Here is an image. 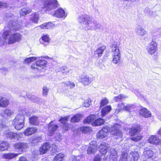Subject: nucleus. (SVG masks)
Returning <instances> with one entry per match:
<instances>
[{
	"mask_svg": "<svg viewBox=\"0 0 161 161\" xmlns=\"http://www.w3.org/2000/svg\"><path fill=\"white\" fill-rule=\"evenodd\" d=\"M19 121H17L16 122H13L12 121V124L14 125L15 129L17 130H21L24 127V122H22L20 124H19Z\"/></svg>",
	"mask_w": 161,
	"mask_h": 161,
	"instance_id": "30",
	"label": "nucleus"
},
{
	"mask_svg": "<svg viewBox=\"0 0 161 161\" xmlns=\"http://www.w3.org/2000/svg\"><path fill=\"white\" fill-rule=\"evenodd\" d=\"M31 100L34 102H36L39 101V99L34 96H33L31 97Z\"/></svg>",
	"mask_w": 161,
	"mask_h": 161,
	"instance_id": "57",
	"label": "nucleus"
},
{
	"mask_svg": "<svg viewBox=\"0 0 161 161\" xmlns=\"http://www.w3.org/2000/svg\"><path fill=\"white\" fill-rule=\"evenodd\" d=\"M44 2L43 9L50 11L55 9L58 6L57 0H42Z\"/></svg>",
	"mask_w": 161,
	"mask_h": 161,
	"instance_id": "4",
	"label": "nucleus"
},
{
	"mask_svg": "<svg viewBox=\"0 0 161 161\" xmlns=\"http://www.w3.org/2000/svg\"><path fill=\"white\" fill-rule=\"evenodd\" d=\"M13 112L10 109H7L4 110L3 112L1 114L2 117L5 119H7L13 114Z\"/></svg>",
	"mask_w": 161,
	"mask_h": 161,
	"instance_id": "27",
	"label": "nucleus"
},
{
	"mask_svg": "<svg viewBox=\"0 0 161 161\" xmlns=\"http://www.w3.org/2000/svg\"><path fill=\"white\" fill-rule=\"evenodd\" d=\"M148 141L151 143L157 144L160 142V139L156 136L152 135L149 138Z\"/></svg>",
	"mask_w": 161,
	"mask_h": 161,
	"instance_id": "23",
	"label": "nucleus"
},
{
	"mask_svg": "<svg viewBox=\"0 0 161 161\" xmlns=\"http://www.w3.org/2000/svg\"><path fill=\"white\" fill-rule=\"evenodd\" d=\"M112 55V62L114 64H119L121 58V54L118 45L114 43L111 47Z\"/></svg>",
	"mask_w": 161,
	"mask_h": 161,
	"instance_id": "3",
	"label": "nucleus"
},
{
	"mask_svg": "<svg viewBox=\"0 0 161 161\" xmlns=\"http://www.w3.org/2000/svg\"><path fill=\"white\" fill-rule=\"evenodd\" d=\"M91 103V99H88L84 101L83 103V105L86 107H88L89 106Z\"/></svg>",
	"mask_w": 161,
	"mask_h": 161,
	"instance_id": "47",
	"label": "nucleus"
},
{
	"mask_svg": "<svg viewBox=\"0 0 161 161\" xmlns=\"http://www.w3.org/2000/svg\"><path fill=\"white\" fill-rule=\"evenodd\" d=\"M8 6V5L7 3L0 2V8L3 7L7 8Z\"/></svg>",
	"mask_w": 161,
	"mask_h": 161,
	"instance_id": "55",
	"label": "nucleus"
},
{
	"mask_svg": "<svg viewBox=\"0 0 161 161\" xmlns=\"http://www.w3.org/2000/svg\"><path fill=\"white\" fill-rule=\"evenodd\" d=\"M61 69V71L64 75H69L72 73V70L68 69L66 67H63Z\"/></svg>",
	"mask_w": 161,
	"mask_h": 161,
	"instance_id": "40",
	"label": "nucleus"
},
{
	"mask_svg": "<svg viewBox=\"0 0 161 161\" xmlns=\"http://www.w3.org/2000/svg\"><path fill=\"white\" fill-rule=\"evenodd\" d=\"M64 84L65 85H66L67 86L69 87L70 88H73L75 86V84L72 82H66L64 83Z\"/></svg>",
	"mask_w": 161,
	"mask_h": 161,
	"instance_id": "48",
	"label": "nucleus"
},
{
	"mask_svg": "<svg viewBox=\"0 0 161 161\" xmlns=\"http://www.w3.org/2000/svg\"><path fill=\"white\" fill-rule=\"evenodd\" d=\"M120 125L118 124H115L111 128V134L114 135L117 139L122 138V133L120 130Z\"/></svg>",
	"mask_w": 161,
	"mask_h": 161,
	"instance_id": "5",
	"label": "nucleus"
},
{
	"mask_svg": "<svg viewBox=\"0 0 161 161\" xmlns=\"http://www.w3.org/2000/svg\"><path fill=\"white\" fill-rule=\"evenodd\" d=\"M94 77L92 76H89L86 75L83 76L81 78L80 81L83 85L87 86L94 80Z\"/></svg>",
	"mask_w": 161,
	"mask_h": 161,
	"instance_id": "12",
	"label": "nucleus"
},
{
	"mask_svg": "<svg viewBox=\"0 0 161 161\" xmlns=\"http://www.w3.org/2000/svg\"><path fill=\"white\" fill-rule=\"evenodd\" d=\"M80 129V131L84 133H86L91 130V129L90 128L86 126L81 127Z\"/></svg>",
	"mask_w": 161,
	"mask_h": 161,
	"instance_id": "43",
	"label": "nucleus"
},
{
	"mask_svg": "<svg viewBox=\"0 0 161 161\" xmlns=\"http://www.w3.org/2000/svg\"><path fill=\"white\" fill-rule=\"evenodd\" d=\"M13 15L11 13H7L5 14L6 17L9 18L10 17H12Z\"/></svg>",
	"mask_w": 161,
	"mask_h": 161,
	"instance_id": "60",
	"label": "nucleus"
},
{
	"mask_svg": "<svg viewBox=\"0 0 161 161\" xmlns=\"http://www.w3.org/2000/svg\"><path fill=\"white\" fill-rule=\"evenodd\" d=\"M111 110V107L110 106H107L105 107L101 111L102 116H104L105 115L109 112Z\"/></svg>",
	"mask_w": 161,
	"mask_h": 161,
	"instance_id": "32",
	"label": "nucleus"
},
{
	"mask_svg": "<svg viewBox=\"0 0 161 161\" xmlns=\"http://www.w3.org/2000/svg\"><path fill=\"white\" fill-rule=\"evenodd\" d=\"M104 122V120L101 118H98L95 120L94 122L92 123V125L94 126H100L103 125Z\"/></svg>",
	"mask_w": 161,
	"mask_h": 161,
	"instance_id": "34",
	"label": "nucleus"
},
{
	"mask_svg": "<svg viewBox=\"0 0 161 161\" xmlns=\"http://www.w3.org/2000/svg\"><path fill=\"white\" fill-rule=\"evenodd\" d=\"M140 127L138 126L133 127L130 130V135L131 136H135V135L140 131Z\"/></svg>",
	"mask_w": 161,
	"mask_h": 161,
	"instance_id": "33",
	"label": "nucleus"
},
{
	"mask_svg": "<svg viewBox=\"0 0 161 161\" xmlns=\"http://www.w3.org/2000/svg\"><path fill=\"white\" fill-rule=\"evenodd\" d=\"M42 40L43 41L42 42L41 41H40V42L41 43H42L45 45H47L48 44L50 39L48 36L47 35H43L42 37Z\"/></svg>",
	"mask_w": 161,
	"mask_h": 161,
	"instance_id": "35",
	"label": "nucleus"
},
{
	"mask_svg": "<svg viewBox=\"0 0 161 161\" xmlns=\"http://www.w3.org/2000/svg\"><path fill=\"white\" fill-rule=\"evenodd\" d=\"M109 130V127H105L100 130L97 133V137L99 139L104 138L107 136L108 134Z\"/></svg>",
	"mask_w": 161,
	"mask_h": 161,
	"instance_id": "10",
	"label": "nucleus"
},
{
	"mask_svg": "<svg viewBox=\"0 0 161 161\" xmlns=\"http://www.w3.org/2000/svg\"><path fill=\"white\" fill-rule=\"evenodd\" d=\"M64 155L61 153L57 154L53 158V161H62Z\"/></svg>",
	"mask_w": 161,
	"mask_h": 161,
	"instance_id": "38",
	"label": "nucleus"
},
{
	"mask_svg": "<svg viewBox=\"0 0 161 161\" xmlns=\"http://www.w3.org/2000/svg\"><path fill=\"white\" fill-rule=\"evenodd\" d=\"M18 161H28L25 157H21L19 158V159Z\"/></svg>",
	"mask_w": 161,
	"mask_h": 161,
	"instance_id": "58",
	"label": "nucleus"
},
{
	"mask_svg": "<svg viewBox=\"0 0 161 161\" xmlns=\"http://www.w3.org/2000/svg\"><path fill=\"white\" fill-rule=\"evenodd\" d=\"M36 59V58L35 57H29L26 58L24 60V62L26 63H29Z\"/></svg>",
	"mask_w": 161,
	"mask_h": 161,
	"instance_id": "44",
	"label": "nucleus"
},
{
	"mask_svg": "<svg viewBox=\"0 0 161 161\" xmlns=\"http://www.w3.org/2000/svg\"><path fill=\"white\" fill-rule=\"evenodd\" d=\"M110 155H117V152L116 150L113 148H111L110 149Z\"/></svg>",
	"mask_w": 161,
	"mask_h": 161,
	"instance_id": "54",
	"label": "nucleus"
},
{
	"mask_svg": "<svg viewBox=\"0 0 161 161\" xmlns=\"http://www.w3.org/2000/svg\"><path fill=\"white\" fill-rule=\"evenodd\" d=\"M135 31L137 35L142 36L145 35L147 33L146 31L140 24L137 25V26L136 27Z\"/></svg>",
	"mask_w": 161,
	"mask_h": 161,
	"instance_id": "16",
	"label": "nucleus"
},
{
	"mask_svg": "<svg viewBox=\"0 0 161 161\" xmlns=\"http://www.w3.org/2000/svg\"><path fill=\"white\" fill-rule=\"evenodd\" d=\"M28 147L27 143L25 142H19L14 145V147L15 149L20 150L22 151L26 149Z\"/></svg>",
	"mask_w": 161,
	"mask_h": 161,
	"instance_id": "15",
	"label": "nucleus"
},
{
	"mask_svg": "<svg viewBox=\"0 0 161 161\" xmlns=\"http://www.w3.org/2000/svg\"><path fill=\"white\" fill-rule=\"evenodd\" d=\"M47 63V62L45 60H39L33 64L31 66V68L33 71L38 72L41 70Z\"/></svg>",
	"mask_w": 161,
	"mask_h": 161,
	"instance_id": "6",
	"label": "nucleus"
},
{
	"mask_svg": "<svg viewBox=\"0 0 161 161\" xmlns=\"http://www.w3.org/2000/svg\"><path fill=\"white\" fill-rule=\"evenodd\" d=\"M7 27L9 30L4 32L2 35L4 39L8 40V43L9 44H14L20 41L22 39L21 35L18 33H13V32L20 29L21 25L10 21L8 23Z\"/></svg>",
	"mask_w": 161,
	"mask_h": 161,
	"instance_id": "1",
	"label": "nucleus"
},
{
	"mask_svg": "<svg viewBox=\"0 0 161 161\" xmlns=\"http://www.w3.org/2000/svg\"><path fill=\"white\" fill-rule=\"evenodd\" d=\"M158 134H161V129L159 130L158 131Z\"/></svg>",
	"mask_w": 161,
	"mask_h": 161,
	"instance_id": "63",
	"label": "nucleus"
},
{
	"mask_svg": "<svg viewBox=\"0 0 161 161\" xmlns=\"http://www.w3.org/2000/svg\"><path fill=\"white\" fill-rule=\"evenodd\" d=\"M118 105L117 110L119 112L123 110L130 112L134 109V106L131 104H127L125 105L123 103H121L119 104Z\"/></svg>",
	"mask_w": 161,
	"mask_h": 161,
	"instance_id": "8",
	"label": "nucleus"
},
{
	"mask_svg": "<svg viewBox=\"0 0 161 161\" xmlns=\"http://www.w3.org/2000/svg\"><path fill=\"white\" fill-rule=\"evenodd\" d=\"M49 91L48 88L46 86H44L42 88V95L45 97H46Z\"/></svg>",
	"mask_w": 161,
	"mask_h": 161,
	"instance_id": "46",
	"label": "nucleus"
},
{
	"mask_svg": "<svg viewBox=\"0 0 161 161\" xmlns=\"http://www.w3.org/2000/svg\"><path fill=\"white\" fill-rule=\"evenodd\" d=\"M19 153H4L3 155V157L6 159H10L17 156Z\"/></svg>",
	"mask_w": 161,
	"mask_h": 161,
	"instance_id": "25",
	"label": "nucleus"
},
{
	"mask_svg": "<svg viewBox=\"0 0 161 161\" xmlns=\"http://www.w3.org/2000/svg\"><path fill=\"white\" fill-rule=\"evenodd\" d=\"M9 104L8 99L5 97L0 96V107L6 108Z\"/></svg>",
	"mask_w": 161,
	"mask_h": 161,
	"instance_id": "20",
	"label": "nucleus"
},
{
	"mask_svg": "<svg viewBox=\"0 0 161 161\" xmlns=\"http://www.w3.org/2000/svg\"><path fill=\"white\" fill-rule=\"evenodd\" d=\"M128 154L126 153L123 152L121 156L119 161H127Z\"/></svg>",
	"mask_w": 161,
	"mask_h": 161,
	"instance_id": "42",
	"label": "nucleus"
},
{
	"mask_svg": "<svg viewBox=\"0 0 161 161\" xmlns=\"http://www.w3.org/2000/svg\"><path fill=\"white\" fill-rule=\"evenodd\" d=\"M72 161H81V157L80 156L72 157Z\"/></svg>",
	"mask_w": 161,
	"mask_h": 161,
	"instance_id": "50",
	"label": "nucleus"
},
{
	"mask_svg": "<svg viewBox=\"0 0 161 161\" xmlns=\"http://www.w3.org/2000/svg\"><path fill=\"white\" fill-rule=\"evenodd\" d=\"M31 11L30 8H23L20 11V15L21 16H23L31 12Z\"/></svg>",
	"mask_w": 161,
	"mask_h": 161,
	"instance_id": "36",
	"label": "nucleus"
},
{
	"mask_svg": "<svg viewBox=\"0 0 161 161\" xmlns=\"http://www.w3.org/2000/svg\"><path fill=\"white\" fill-rule=\"evenodd\" d=\"M157 47V43L154 41H152L147 48L149 54L152 55L156 52Z\"/></svg>",
	"mask_w": 161,
	"mask_h": 161,
	"instance_id": "9",
	"label": "nucleus"
},
{
	"mask_svg": "<svg viewBox=\"0 0 161 161\" xmlns=\"http://www.w3.org/2000/svg\"><path fill=\"white\" fill-rule=\"evenodd\" d=\"M37 129L36 127H28L23 132L24 134L27 136L31 135L37 132Z\"/></svg>",
	"mask_w": 161,
	"mask_h": 161,
	"instance_id": "19",
	"label": "nucleus"
},
{
	"mask_svg": "<svg viewBox=\"0 0 161 161\" xmlns=\"http://www.w3.org/2000/svg\"><path fill=\"white\" fill-rule=\"evenodd\" d=\"M9 146L8 143L5 141H2L0 143V151H3L7 149Z\"/></svg>",
	"mask_w": 161,
	"mask_h": 161,
	"instance_id": "31",
	"label": "nucleus"
},
{
	"mask_svg": "<svg viewBox=\"0 0 161 161\" xmlns=\"http://www.w3.org/2000/svg\"><path fill=\"white\" fill-rule=\"evenodd\" d=\"M78 22L86 30L96 29L100 27L99 24L86 15H82L78 19Z\"/></svg>",
	"mask_w": 161,
	"mask_h": 161,
	"instance_id": "2",
	"label": "nucleus"
},
{
	"mask_svg": "<svg viewBox=\"0 0 161 161\" xmlns=\"http://www.w3.org/2000/svg\"><path fill=\"white\" fill-rule=\"evenodd\" d=\"M102 159L100 156L97 155L94 158L93 161H101Z\"/></svg>",
	"mask_w": 161,
	"mask_h": 161,
	"instance_id": "56",
	"label": "nucleus"
},
{
	"mask_svg": "<svg viewBox=\"0 0 161 161\" xmlns=\"http://www.w3.org/2000/svg\"><path fill=\"white\" fill-rule=\"evenodd\" d=\"M4 135L7 138L11 140L13 139L19 140L22 138L23 136V134L21 133L17 134L10 130H6L4 132Z\"/></svg>",
	"mask_w": 161,
	"mask_h": 161,
	"instance_id": "7",
	"label": "nucleus"
},
{
	"mask_svg": "<svg viewBox=\"0 0 161 161\" xmlns=\"http://www.w3.org/2000/svg\"><path fill=\"white\" fill-rule=\"evenodd\" d=\"M143 154L146 158H149L153 156L154 153L152 150L149 149L148 148H146L144 150Z\"/></svg>",
	"mask_w": 161,
	"mask_h": 161,
	"instance_id": "28",
	"label": "nucleus"
},
{
	"mask_svg": "<svg viewBox=\"0 0 161 161\" xmlns=\"http://www.w3.org/2000/svg\"><path fill=\"white\" fill-rule=\"evenodd\" d=\"M46 23L43 24L41 25L40 27L42 29H46Z\"/></svg>",
	"mask_w": 161,
	"mask_h": 161,
	"instance_id": "61",
	"label": "nucleus"
},
{
	"mask_svg": "<svg viewBox=\"0 0 161 161\" xmlns=\"http://www.w3.org/2000/svg\"><path fill=\"white\" fill-rule=\"evenodd\" d=\"M109 147V145L108 143L102 142L99 146L100 152L102 154L104 155L107 153Z\"/></svg>",
	"mask_w": 161,
	"mask_h": 161,
	"instance_id": "17",
	"label": "nucleus"
},
{
	"mask_svg": "<svg viewBox=\"0 0 161 161\" xmlns=\"http://www.w3.org/2000/svg\"><path fill=\"white\" fill-rule=\"evenodd\" d=\"M106 49V46H103L99 47L94 53V56L96 58H99L100 56H101L104 50Z\"/></svg>",
	"mask_w": 161,
	"mask_h": 161,
	"instance_id": "22",
	"label": "nucleus"
},
{
	"mask_svg": "<svg viewBox=\"0 0 161 161\" xmlns=\"http://www.w3.org/2000/svg\"><path fill=\"white\" fill-rule=\"evenodd\" d=\"M99 68L101 69H103L104 68V66L103 64H102L99 66Z\"/></svg>",
	"mask_w": 161,
	"mask_h": 161,
	"instance_id": "62",
	"label": "nucleus"
},
{
	"mask_svg": "<svg viewBox=\"0 0 161 161\" xmlns=\"http://www.w3.org/2000/svg\"><path fill=\"white\" fill-rule=\"evenodd\" d=\"M5 126V125L3 123L2 120L0 119V128H3Z\"/></svg>",
	"mask_w": 161,
	"mask_h": 161,
	"instance_id": "59",
	"label": "nucleus"
},
{
	"mask_svg": "<svg viewBox=\"0 0 161 161\" xmlns=\"http://www.w3.org/2000/svg\"><path fill=\"white\" fill-rule=\"evenodd\" d=\"M126 98H127V96L122 94H120L117 96L114 97L113 100L116 102H118Z\"/></svg>",
	"mask_w": 161,
	"mask_h": 161,
	"instance_id": "39",
	"label": "nucleus"
},
{
	"mask_svg": "<svg viewBox=\"0 0 161 161\" xmlns=\"http://www.w3.org/2000/svg\"><path fill=\"white\" fill-rule=\"evenodd\" d=\"M142 136L140 135L135 136H132L130 137V139L134 142H137L141 139Z\"/></svg>",
	"mask_w": 161,
	"mask_h": 161,
	"instance_id": "45",
	"label": "nucleus"
},
{
	"mask_svg": "<svg viewBox=\"0 0 161 161\" xmlns=\"http://www.w3.org/2000/svg\"><path fill=\"white\" fill-rule=\"evenodd\" d=\"M68 119V117H65L64 118H62L59 121L61 123L64 124L67 121Z\"/></svg>",
	"mask_w": 161,
	"mask_h": 161,
	"instance_id": "53",
	"label": "nucleus"
},
{
	"mask_svg": "<svg viewBox=\"0 0 161 161\" xmlns=\"http://www.w3.org/2000/svg\"><path fill=\"white\" fill-rule=\"evenodd\" d=\"M46 28L47 29L53 27L54 26V24L51 22H48L47 23H46Z\"/></svg>",
	"mask_w": 161,
	"mask_h": 161,
	"instance_id": "52",
	"label": "nucleus"
},
{
	"mask_svg": "<svg viewBox=\"0 0 161 161\" xmlns=\"http://www.w3.org/2000/svg\"><path fill=\"white\" fill-rule=\"evenodd\" d=\"M53 122V121H51L48 126L47 134L49 136L53 135L58 128L57 125L54 124Z\"/></svg>",
	"mask_w": 161,
	"mask_h": 161,
	"instance_id": "13",
	"label": "nucleus"
},
{
	"mask_svg": "<svg viewBox=\"0 0 161 161\" xmlns=\"http://www.w3.org/2000/svg\"><path fill=\"white\" fill-rule=\"evenodd\" d=\"M29 122L31 125H37L39 124V121L37 117L33 116L29 118Z\"/></svg>",
	"mask_w": 161,
	"mask_h": 161,
	"instance_id": "26",
	"label": "nucleus"
},
{
	"mask_svg": "<svg viewBox=\"0 0 161 161\" xmlns=\"http://www.w3.org/2000/svg\"><path fill=\"white\" fill-rule=\"evenodd\" d=\"M139 113L140 115L145 118H147L150 117L151 116V114L150 112L145 108L141 109L139 110Z\"/></svg>",
	"mask_w": 161,
	"mask_h": 161,
	"instance_id": "21",
	"label": "nucleus"
},
{
	"mask_svg": "<svg viewBox=\"0 0 161 161\" xmlns=\"http://www.w3.org/2000/svg\"><path fill=\"white\" fill-rule=\"evenodd\" d=\"M51 148V145L48 142L44 143L40 147L39 151L41 155L46 153L49 151Z\"/></svg>",
	"mask_w": 161,
	"mask_h": 161,
	"instance_id": "14",
	"label": "nucleus"
},
{
	"mask_svg": "<svg viewBox=\"0 0 161 161\" xmlns=\"http://www.w3.org/2000/svg\"><path fill=\"white\" fill-rule=\"evenodd\" d=\"M96 119V116L94 115H91L87 118L84 120V122L85 123L89 124L92 122Z\"/></svg>",
	"mask_w": 161,
	"mask_h": 161,
	"instance_id": "37",
	"label": "nucleus"
},
{
	"mask_svg": "<svg viewBox=\"0 0 161 161\" xmlns=\"http://www.w3.org/2000/svg\"><path fill=\"white\" fill-rule=\"evenodd\" d=\"M108 103V100L107 98H104L101 101L100 103V106H103Z\"/></svg>",
	"mask_w": 161,
	"mask_h": 161,
	"instance_id": "49",
	"label": "nucleus"
},
{
	"mask_svg": "<svg viewBox=\"0 0 161 161\" xmlns=\"http://www.w3.org/2000/svg\"><path fill=\"white\" fill-rule=\"evenodd\" d=\"M51 14L54 16L59 18H65L67 16V14L65 13L64 10L61 8L55 12H52Z\"/></svg>",
	"mask_w": 161,
	"mask_h": 161,
	"instance_id": "11",
	"label": "nucleus"
},
{
	"mask_svg": "<svg viewBox=\"0 0 161 161\" xmlns=\"http://www.w3.org/2000/svg\"><path fill=\"white\" fill-rule=\"evenodd\" d=\"M55 147H56V146H54L53 147L54 148Z\"/></svg>",
	"mask_w": 161,
	"mask_h": 161,
	"instance_id": "64",
	"label": "nucleus"
},
{
	"mask_svg": "<svg viewBox=\"0 0 161 161\" xmlns=\"http://www.w3.org/2000/svg\"><path fill=\"white\" fill-rule=\"evenodd\" d=\"M26 113V112L24 111H23L22 114H21V112H20V113L16 116L15 119L13 120V122L15 123L17 121H19L20 124L22 123V122H24L25 118L24 115Z\"/></svg>",
	"mask_w": 161,
	"mask_h": 161,
	"instance_id": "18",
	"label": "nucleus"
},
{
	"mask_svg": "<svg viewBox=\"0 0 161 161\" xmlns=\"http://www.w3.org/2000/svg\"><path fill=\"white\" fill-rule=\"evenodd\" d=\"M117 155H110V156L111 161H116L117 158Z\"/></svg>",
	"mask_w": 161,
	"mask_h": 161,
	"instance_id": "51",
	"label": "nucleus"
},
{
	"mask_svg": "<svg viewBox=\"0 0 161 161\" xmlns=\"http://www.w3.org/2000/svg\"><path fill=\"white\" fill-rule=\"evenodd\" d=\"M80 115L77 114L71 118V121L72 122H78L80 120Z\"/></svg>",
	"mask_w": 161,
	"mask_h": 161,
	"instance_id": "41",
	"label": "nucleus"
},
{
	"mask_svg": "<svg viewBox=\"0 0 161 161\" xmlns=\"http://www.w3.org/2000/svg\"><path fill=\"white\" fill-rule=\"evenodd\" d=\"M30 20L33 22L37 23L39 20V15L36 13H33L30 16Z\"/></svg>",
	"mask_w": 161,
	"mask_h": 161,
	"instance_id": "29",
	"label": "nucleus"
},
{
	"mask_svg": "<svg viewBox=\"0 0 161 161\" xmlns=\"http://www.w3.org/2000/svg\"><path fill=\"white\" fill-rule=\"evenodd\" d=\"M97 146L96 144H91L87 149V153L89 154L94 153L97 151Z\"/></svg>",
	"mask_w": 161,
	"mask_h": 161,
	"instance_id": "24",
	"label": "nucleus"
}]
</instances>
